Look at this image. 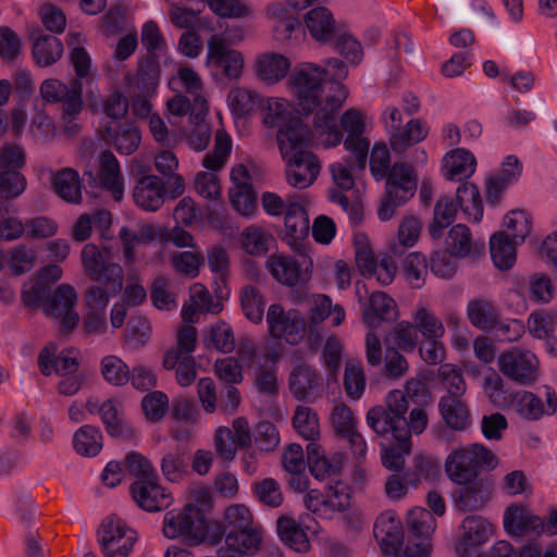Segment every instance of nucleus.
I'll return each instance as SVG.
<instances>
[{
    "mask_svg": "<svg viewBox=\"0 0 557 557\" xmlns=\"http://www.w3.org/2000/svg\"><path fill=\"white\" fill-rule=\"evenodd\" d=\"M295 103L304 114L314 112L313 126L325 147H335L343 140L337 127V110L347 98V90L337 82L324 79V71L314 63L296 65L289 76Z\"/></svg>",
    "mask_w": 557,
    "mask_h": 557,
    "instance_id": "obj_1",
    "label": "nucleus"
},
{
    "mask_svg": "<svg viewBox=\"0 0 557 557\" xmlns=\"http://www.w3.org/2000/svg\"><path fill=\"white\" fill-rule=\"evenodd\" d=\"M408 406L399 391H391L385 397V405L370 408L366 414L368 426L377 437L387 440L389 436L397 446L384 448L381 455L385 468L401 473L405 457L411 450L410 430L405 417Z\"/></svg>",
    "mask_w": 557,
    "mask_h": 557,
    "instance_id": "obj_2",
    "label": "nucleus"
},
{
    "mask_svg": "<svg viewBox=\"0 0 557 557\" xmlns=\"http://www.w3.org/2000/svg\"><path fill=\"white\" fill-rule=\"evenodd\" d=\"M370 171L376 181L386 180V195L382 199L377 215L388 221L397 207L411 199L417 189L413 170L406 163H395L391 168L389 151L384 144H374L370 154Z\"/></svg>",
    "mask_w": 557,
    "mask_h": 557,
    "instance_id": "obj_3",
    "label": "nucleus"
},
{
    "mask_svg": "<svg viewBox=\"0 0 557 557\" xmlns=\"http://www.w3.org/2000/svg\"><path fill=\"white\" fill-rule=\"evenodd\" d=\"M496 455L482 444H470L454 449L446 458L447 476L456 484H466L478 476L479 469H494Z\"/></svg>",
    "mask_w": 557,
    "mask_h": 557,
    "instance_id": "obj_4",
    "label": "nucleus"
},
{
    "mask_svg": "<svg viewBox=\"0 0 557 557\" xmlns=\"http://www.w3.org/2000/svg\"><path fill=\"white\" fill-rule=\"evenodd\" d=\"M162 531L170 540L180 539L188 545L197 546L207 539L208 523L202 509L189 503L164 515Z\"/></svg>",
    "mask_w": 557,
    "mask_h": 557,
    "instance_id": "obj_5",
    "label": "nucleus"
},
{
    "mask_svg": "<svg viewBox=\"0 0 557 557\" xmlns=\"http://www.w3.org/2000/svg\"><path fill=\"white\" fill-rule=\"evenodd\" d=\"M373 533L385 557H428L425 543H410L399 555L404 542L400 519L393 511L382 512L374 523Z\"/></svg>",
    "mask_w": 557,
    "mask_h": 557,
    "instance_id": "obj_6",
    "label": "nucleus"
},
{
    "mask_svg": "<svg viewBox=\"0 0 557 557\" xmlns=\"http://www.w3.org/2000/svg\"><path fill=\"white\" fill-rule=\"evenodd\" d=\"M361 171L357 164L356 159L351 154L350 158L345 159V162H336L330 166L335 187L330 190L329 198L333 203H337L348 214L351 223L357 224L363 218V209L361 202L355 198L349 200L346 193L350 191L355 186V180L351 171Z\"/></svg>",
    "mask_w": 557,
    "mask_h": 557,
    "instance_id": "obj_7",
    "label": "nucleus"
},
{
    "mask_svg": "<svg viewBox=\"0 0 557 557\" xmlns=\"http://www.w3.org/2000/svg\"><path fill=\"white\" fill-rule=\"evenodd\" d=\"M84 270L94 282H99L110 288L114 295L123 287V269L119 263L110 262L108 253L95 244H86L81 252Z\"/></svg>",
    "mask_w": 557,
    "mask_h": 557,
    "instance_id": "obj_8",
    "label": "nucleus"
},
{
    "mask_svg": "<svg viewBox=\"0 0 557 557\" xmlns=\"http://www.w3.org/2000/svg\"><path fill=\"white\" fill-rule=\"evenodd\" d=\"M98 541L106 557H128L137 533L121 518L111 515L99 525Z\"/></svg>",
    "mask_w": 557,
    "mask_h": 557,
    "instance_id": "obj_9",
    "label": "nucleus"
},
{
    "mask_svg": "<svg viewBox=\"0 0 557 557\" xmlns=\"http://www.w3.org/2000/svg\"><path fill=\"white\" fill-rule=\"evenodd\" d=\"M299 252L298 258L282 253L268 257L265 267L276 282L292 287L309 281L313 262L304 251Z\"/></svg>",
    "mask_w": 557,
    "mask_h": 557,
    "instance_id": "obj_10",
    "label": "nucleus"
},
{
    "mask_svg": "<svg viewBox=\"0 0 557 557\" xmlns=\"http://www.w3.org/2000/svg\"><path fill=\"white\" fill-rule=\"evenodd\" d=\"M497 363L507 379L521 385L535 382L540 374V361L535 354L518 347L503 351Z\"/></svg>",
    "mask_w": 557,
    "mask_h": 557,
    "instance_id": "obj_11",
    "label": "nucleus"
},
{
    "mask_svg": "<svg viewBox=\"0 0 557 557\" xmlns=\"http://www.w3.org/2000/svg\"><path fill=\"white\" fill-rule=\"evenodd\" d=\"M40 95L47 102L62 103V119L74 121L83 109V82L73 79L67 86L59 79H45L40 86Z\"/></svg>",
    "mask_w": 557,
    "mask_h": 557,
    "instance_id": "obj_12",
    "label": "nucleus"
},
{
    "mask_svg": "<svg viewBox=\"0 0 557 557\" xmlns=\"http://www.w3.org/2000/svg\"><path fill=\"white\" fill-rule=\"evenodd\" d=\"M350 503V487L343 482L330 485L324 493L319 490H310L305 496L306 508L324 519H332L336 512L347 510Z\"/></svg>",
    "mask_w": 557,
    "mask_h": 557,
    "instance_id": "obj_13",
    "label": "nucleus"
},
{
    "mask_svg": "<svg viewBox=\"0 0 557 557\" xmlns=\"http://www.w3.org/2000/svg\"><path fill=\"white\" fill-rule=\"evenodd\" d=\"M267 324L272 337L298 345L307 334V323L296 310L285 311L278 304H272L267 312Z\"/></svg>",
    "mask_w": 557,
    "mask_h": 557,
    "instance_id": "obj_14",
    "label": "nucleus"
},
{
    "mask_svg": "<svg viewBox=\"0 0 557 557\" xmlns=\"http://www.w3.org/2000/svg\"><path fill=\"white\" fill-rule=\"evenodd\" d=\"M341 125L346 132V138L343 140L345 150L355 157L357 166L364 170L370 148V140L364 137L367 116L350 108L342 115Z\"/></svg>",
    "mask_w": 557,
    "mask_h": 557,
    "instance_id": "obj_15",
    "label": "nucleus"
},
{
    "mask_svg": "<svg viewBox=\"0 0 557 557\" xmlns=\"http://www.w3.org/2000/svg\"><path fill=\"white\" fill-rule=\"evenodd\" d=\"M206 64L215 76L237 79L243 73L244 57L239 51L228 48L223 38L214 35L208 40Z\"/></svg>",
    "mask_w": 557,
    "mask_h": 557,
    "instance_id": "obj_16",
    "label": "nucleus"
},
{
    "mask_svg": "<svg viewBox=\"0 0 557 557\" xmlns=\"http://www.w3.org/2000/svg\"><path fill=\"white\" fill-rule=\"evenodd\" d=\"M77 292L70 284H60L47 299L45 312L47 315L61 320V329L70 332L78 323V313L75 310Z\"/></svg>",
    "mask_w": 557,
    "mask_h": 557,
    "instance_id": "obj_17",
    "label": "nucleus"
},
{
    "mask_svg": "<svg viewBox=\"0 0 557 557\" xmlns=\"http://www.w3.org/2000/svg\"><path fill=\"white\" fill-rule=\"evenodd\" d=\"M276 139L282 158L292 159L311 152L313 135L311 129L298 117L282 127L277 132Z\"/></svg>",
    "mask_w": 557,
    "mask_h": 557,
    "instance_id": "obj_18",
    "label": "nucleus"
},
{
    "mask_svg": "<svg viewBox=\"0 0 557 557\" xmlns=\"http://www.w3.org/2000/svg\"><path fill=\"white\" fill-rule=\"evenodd\" d=\"M503 523L506 532L513 536L543 535V518L522 504L508 506L504 512Z\"/></svg>",
    "mask_w": 557,
    "mask_h": 557,
    "instance_id": "obj_19",
    "label": "nucleus"
},
{
    "mask_svg": "<svg viewBox=\"0 0 557 557\" xmlns=\"http://www.w3.org/2000/svg\"><path fill=\"white\" fill-rule=\"evenodd\" d=\"M131 491L134 500L146 511H160L172 503L171 494L159 484L158 476L136 480Z\"/></svg>",
    "mask_w": 557,
    "mask_h": 557,
    "instance_id": "obj_20",
    "label": "nucleus"
},
{
    "mask_svg": "<svg viewBox=\"0 0 557 557\" xmlns=\"http://www.w3.org/2000/svg\"><path fill=\"white\" fill-rule=\"evenodd\" d=\"M285 240L295 251H304V240L308 237L310 225L305 207L298 201H289L285 218Z\"/></svg>",
    "mask_w": 557,
    "mask_h": 557,
    "instance_id": "obj_21",
    "label": "nucleus"
},
{
    "mask_svg": "<svg viewBox=\"0 0 557 557\" xmlns=\"http://www.w3.org/2000/svg\"><path fill=\"white\" fill-rule=\"evenodd\" d=\"M166 188L164 182L157 175H146L137 180L133 198L140 209L154 212L165 200Z\"/></svg>",
    "mask_w": 557,
    "mask_h": 557,
    "instance_id": "obj_22",
    "label": "nucleus"
},
{
    "mask_svg": "<svg viewBox=\"0 0 557 557\" xmlns=\"http://www.w3.org/2000/svg\"><path fill=\"white\" fill-rule=\"evenodd\" d=\"M458 490L455 505L463 512L476 511L484 508L493 495V485L484 479H474L469 483L461 484Z\"/></svg>",
    "mask_w": 557,
    "mask_h": 557,
    "instance_id": "obj_23",
    "label": "nucleus"
},
{
    "mask_svg": "<svg viewBox=\"0 0 557 557\" xmlns=\"http://www.w3.org/2000/svg\"><path fill=\"white\" fill-rule=\"evenodd\" d=\"M445 248L457 258H478L484 253L485 243L474 239L467 225L456 224L446 235Z\"/></svg>",
    "mask_w": 557,
    "mask_h": 557,
    "instance_id": "obj_24",
    "label": "nucleus"
},
{
    "mask_svg": "<svg viewBox=\"0 0 557 557\" xmlns=\"http://www.w3.org/2000/svg\"><path fill=\"white\" fill-rule=\"evenodd\" d=\"M104 132L107 140L120 154L131 156L140 146L141 134L139 128L132 122L111 121L106 124Z\"/></svg>",
    "mask_w": 557,
    "mask_h": 557,
    "instance_id": "obj_25",
    "label": "nucleus"
},
{
    "mask_svg": "<svg viewBox=\"0 0 557 557\" xmlns=\"http://www.w3.org/2000/svg\"><path fill=\"white\" fill-rule=\"evenodd\" d=\"M462 534L457 552L466 557L484 544L493 533L492 524L480 516H468L461 523Z\"/></svg>",
    "mask_w": 557,
    "mask_h": 557,
    "instance_id": "obj_26",
    "label": "nucleus"
},
{
    "mask_svg": "<svg viewBox=\"0 0 557 557\" xmlns=\"http://www.w3.org/2000/svg\"><path fill=\"white\" fill-rule=\"evenodd\" d=\"M54 347H45L38 357L40 372L48 376L55 371L60 375L71 374L78 369V352L75 349L62 350L54 356Z\"/></svg>",
    "mask_w": 557,
    "mask_h": 557,
    "instance_id": "obj_27",
    "label": "nucleus"
},
{
    "mask_svg": "<svg viewBox=\"0 0 557 557\" xmlns=\"http://www.w3.org/2000/svg\"><path fill=\"white\" fill-rule=\"evenodd\" d=\"M476 169V159L472 152L465 148L448 151L443 158V175L449 181L469 178Z\"/></svg>",
    "mask_w": 557,
    "mask_h": 557,
    "instance_id": "obj_28",
    "label": "nucleus"
},
{
    "mask_svg": "<svg viewBox=\"0 0 557 557\" xmlns=\"http://www.w3.org/2000/svg\"><path fill=\"white\" fill-rule=\"evenodd\" d=\"M99 180L102 188L120 201L124 194V181L119 160L112 151L104 150L99 156Z\"/></svg>",
    "mask_w": 557,
    "mask_h": 557,
    "instance_id": "obj_29",
    "label": "nucleus"
},
{
    "mask_svg": "<svg viewBox=\"0 0 557 557\" xmlns=\"http://www.w3.org/2000/svg\"><path fill=\"white\" fill-rule=\"evenodd\" d=\"M321 384V375L307 364L297 366L289 375L290 392L299 400L314 396L320 391Z\"/></svg>",
    "mask_w": 557,
    "mask_h": 557,
    "instance_id": "obj_30",
    "label": "nucleus"
},
{
    "mask_svg": "<svg viewBox=\"0 0 557 557\" xmlns=\"http://www.w3.org/2000/svg\"><path fill=\"white\" fill-rule=\"evenodd\" d=\"M87 410L92 414H99L112 436L123 433L122 404L117 399L110 398L99 404L98 399L90 398L86 403Z\"/></svg>",
    "mask_w": 557,
    "mask_h": 557,
    "instance_id": "obj_31",
    "label": "nucleus"
},
{
    "mask_svg": "<svg viewBox=\"0 0 557 557\" xmlns=\"http://www.w3.org/2000/svg\"><path fill=\"white\" fill-rule=\"evenodd\" d=\"M396 304L393 298L383 292L372 293L367 301L363 302L362 315L363 322L369 329H374L382 321L393 318Z\"/></svg>",
    "mask_w": 557,
    "mask_h": 557,
    "instance_id": "obj_32",
    "label": "nucleus"
},
{
    "mask_svg": "<svg viewBox=\"0 0 557 557\" xmlns=\"http://www.w3.org/2000/svg\"><path fill=\"white\" fill-rule=\"evenodd\" d=\"M438 410L446 424L456 431H463L471 424L467 404L456 396H442Z\"/></svg>",
    "mask_w": 557,
    "mask_h": 557,
    "instance_id": "obj_33",
    "label": "nucleus"
},
{
    "mask_svg": "<svg viewBox=\"0 0 557 557\" xmlns=\"http://www.w3.org/2000/svg\"><path fill=\"white\" fill-rule=\"evenodd\" d=\"M277 534L281 541L297 553H307L310 547V540L302 525L294 518L282 516L276 521Z\"/></svg>",
    "mask_w": 557,
    "mask_h": 557,
    "instance_id": "obj_34",
    "label": "nucleus"
},
{
    "mask_svg": "<svg viewBox=\"0 0 557 557\" xmlns=\"http://www.w3.org/2000/svg\"><path fill=\"white\" fill-rule=\"evenodd\" d=\"M305 23L310 35L320 42H327L335 37V21L327 8L317 7L311 9L305 15Z\"/></svg>",
    "mask_w": 557,
    "mask_h": 557,
    "instance_id": "obj_35",
    "label": "nucleus"
},
{
    "mask_svg": "<svg viewBox=\"0 0 557 557\" xmlns=\"http://www.w3.org/2000/svg\"><path fill=\"white\" fill-rule=\"evenodd\" d=\"M51 180L53 189L61 199L70 203L82 201V183L77 171L64 168L52 172Z\"/></svg>",
    "mask_w": 557,
    "mask_h": 557,
    "instance_id": "obj_36",
    "label": "nucleus"
},
{
    "mask_svg": "<svg viewBox=\"0 0 557 557\" xmlns=\"http://www.w3.org/2000/svg\"><path fill=\"white\" fill-rule=\"evenodd\" d=\"M260 110L264 126L270 128L276 127L278 131L290 124L292 120L298 119L290 111L289 103L282 98L263 99Z\"/></svg>",
    "mask_w": 557,
    "mask_h": 557,
    "instance_id": "obj_37",
    "label": "nucleus"
},
{
    "mask_svg": "<svg viewBox=\"0 0 557 557\" xmlns=\"http://www.w3.org/2000/svg\"><path fill=\"white\" fill-rule=\"evenodd\" d=\"M168 110L175 116H184L189 113L190 122H203L209 107L203 95H197L191 100L185 95H176L168 102Z\"/></svg>",
    "mask_w": 557,
    "mask_h": 557,
    "instance_id": "obj_38",
    "label": "nucleus"
},
{
    "mask_svg": "<svg viewBox=\"0 0 557 557\" xmlns=\"http://www.w3.org/2000/svg\"><path fill=\"white\" fill-rule=\"evenodd\" d=\"M407 525L410 533L419 541L418 543H425L428 557H430L431 544L429 539L436 528L433 513L422 507H416L408 512Z\"/></svg>",
    "mask_w": 557,
    "mask_h": 557,
    "instance_id": "obj_39",
    "label": "nucleus"
},
{
    "mask_svg": "<svg viewBox=\"0 0 557 557\" xmlns=\"http://www.w3.org/2000/svg\"><path fill=\"white\" fill-rule=\"evenodd\" d=\"M428 128L419 120H410L404 127L400 126L391 133L389 144L394 151L403 152L410 146L424 140Z\"/></svg>",
    "mask_w": 557,
    "mask_h": 557,
    "instance_id": "obj_40",
    "label": "nucleus"
},
{
    "mask_svg": "<svg viewBox=\"0 0 557 557\" xmlns=\"http://www.w3.org/2000/svg\"><path fill=\"white\" fill-rule=\"evenodd\" d=\"M261 541L260 525L247 530H228L225 535V546L249 556L259 552Z\"/></svg>",
    "mask_w": 557,
    "mask_h": 557,
    "instance_id": "obj_41",
    "label": "nucleus"
},
{
    "mask_svg": "<svg viewBox=\"0 0 557 557\" xmlns=\"http://www.w3.org/2000/svg\"><path fill=\"white\" fill-rule=\"evenodd\" d=\"M518 245L504 233L494 234L490 239V250L495 267L503 271L511 269L517 260Z\"/></svg>",
    "mask_w": 557,
    "mask_h": 557,
    "instance_id": "obj_42",
    "label": "nucleus"
},
{
    "mask_svg": "<svg viewBox=\"0 0 557 557\" xmlns=\"http://www.w3.org/2000/svg\"><path fill=\"white\" fill-rule=\"evenodd\" d=\"M458 206L466 219L471 222H480L483 218V205L479 188L469 182L462 183L456 191Z\"/></svg>",
    "mask_w": 557,
    "mask_h": 557,
    "instance_id": "obj_43",
    "label": "nucleus"
},
{
    "mask_svg": "<svg viewBox=\"0 0 557 557\" xmlns=\"http://www.w3.org/2000/svg\"><path fill=\"white\" fill-rule=\"evenodd\" d=\"M289 67L288 59L280 53H264L257 61L258 76L269 84L283 79Z\"/></svg>",
    "mask_w": 557,
    "mask_h": 557,
    "instance_id": "obj_44",
    "label": "nucleus"
},
{
    "mask_svg": "<svg viewBox=\"0 0 557 557\" xmlns=\"http://www.w3.org/2000/svg\"><path fill=\"white\" fill-rule=\"evenodd\" d=\"M309 318L312 323H320L326 318H331L334 326L341 325L345 320V310L339 305L332 304L329 296L317 294L310 300Z\"/></svg>",
    "mask_w": 557,
    "mask_h": 557,
    "instance_id": "obj_45",
    "label": "nucleus"
},
{
    "mask_svg": "<svg viewBox=\"0 0 557 557\" xmlns=\"http://www.w3.org/2000/svg\"><path fill=\"white\" fill-rule=\"evenodd\" d=\"M467 317L470 323L483 331H491L497 320V309L487 299H472L467 305Z\"/></svg>",
    "mask_w": 557,
    "mask_h": 557,
    "instance_id": "obj_46",
    "label": "nucleus"
},
{
    "mask_svg": "<svg viewBox=\"0 0 557 557\" xmlns=\"http://www.w3.org/2000/svg\"><path fill=\"white\" fill-rule=\"evenodd\" d=\"M163 366L168 370L175 369L176 381L181 386H189L196 379V362L191 355L182 356L180 351H166Z\"/></svg>",
    "mask_w": 557,
    "mask_h": 557,
    "instance_id": "obj_47",
    "label": "nucleus"
},
{
    "mask_svg": "<svg viewBox=\"0 0 557 557\" xmlns=\"http://www.w3.org/2000/svg\"><path fill=\"white\" fill-rule=\"evenodd\" d=\"M75 451L84 457H95L102 449V434L96 426H81L73 436Z\"/></svg>",
    "mask_w": 557,
    "mask_h": 557,
    "instance_id": "obj_48",
    "label": "nucleus"
},
{
    "mask_svg": "<svg viewBox=\"0 0 557 557\" xmlns=\"http://www.w3.org/2000/svg\"><path fill=\"white\" fill-rule=\"evenodd\" d=\"M63 53L61 40L52 35H42L33 44V57L40 66H50L59 61Z\"/></svg>",
    "mask_w": 557,
    "mask_h": 557,
    "instance_id": "obj_49",
    "label": "nucleus"
},
{
    "mask_svg": "<svg viewBox=\"0 0 557 557\" xmlns=\"http://www.w3.org/2000/svg\"><path fill=\"white\" fill-rule=\"evenodd\" d=\"M160 55L146 54L138 62L137 87L144 94H153L160 79Z\"/></svg>",
    "mask_w": 557,
    "mask_h": 557,
    "instance_id": "obj_50",
    "label": "nucleus"
},
{
    "mask_svg": "<svg viewBox=\"0 0 557 557\" xmlns=\"http://www.w3.org/2000/svg\"><path fill=\"white\" fill-rule=\"evenodd\" d=\"M411 487L417 488L422 480L434 481L441 475V462L437 458L419 455L414 459L412 469H408Z\"/></svg>",
    "mask_w": 557,
    "mask_h": 557,
    "instance_id": "obj_51",
    "label": "nucleus"
},
{
    "mask_svg": "<svg viewBox=\"0 0 557 557\" xmlns=\"http://www.w3.org/2000/svg\"><path fill=\"white\" fill-rule=\"evenodd\" d=\"M172 4L170 11L171 22L180 28H189L194 25L197 15L203 10L199 0H169Z\"/></svg>",
    "mask_w": 557,
    "mask_h": 557,
    "instance_id": "obj_52",
    "label": "nucleus"
},
{
    "mask_svg": "<svg viewBox=\"0 0 557 557\" xmlns=\"http://www.w3.org/2000/svg\"><path fill=\"white\" fill-rule=\"evenodd\" d=\"M457 213V205L453 198L441 197L434 208V219L429 227V232L433 238H440L443 230L448 227Z\"/></svg>",
    "mask_w": 557,
    "mask_h": 557,
    "instance_id": "obj_53",
    "label": "nucleus"
},
{
    "mask_svg": "<svg viewBox=\"0 0 557 557\" xmlns=\"http://www.w3.org/2000/svg\"><path fill=\"white\" fill-rule=\"evenodd\" d=\"M293 426L307 441H313L319 437L320 424L318 416L307 406H297L293 417Z\"/></svg>",
    "mask_w": 557,
    "mask_h": 557,
    "instance_id": "obj_54",
    "label": "nucleus"
},
{
    "mask_svg": "<svg viewBox=\"0 0 557 557\" xmlns=\"http://www.w3.org/2000/svg\"><path fill=\"white\" fill-rule=\"evenodd\" d=\"M228 100L233 113L243 116L260 109L263 99L253 90L235 88L231 90Z\"/></svg>",
    "mask_w": 557,
    "mask_h": 557,
    "instance_id": "obj_55",
    "label": "nucleus"
},
{
    "mask_svg": "<svg viewBox=\"0 0 557 557\" xmlns=\"http://www.w3.org/2000/svg\"><path fill=\"white\" fill-rule=\"evenodd\" d=\"M163 476L171 483H181L188 474V466L184 453L169 451L160 460Z\"/></svg>",
    "mask_w": 557,
    "mask_h": 557,
    "instance_id": "obj_56",
    "label": "nucleus"
},
{
    "mask_svg": "<svg viewBox=\"0 0 557 557\" xmlns=\"http://www.w3.org/2000/svg\"><path fill=\"white\" fill-rule=\"evenodd\" d=\"M100 371L103 379L113 386H123L129 381V368L117 356L103 357L100 361Z\"/></svg>",
    "mask_w": 557,
    "mask_h": 557,
    "instance_id": "obj_57",
    "label": "nucleus"
},
{
    "mask_svg": "<svg viewBox=\"0 0 557 557\" xmlns=\"http://www.w3.org/2000/svg\"><path fill=\"white\" fill-rule=\"evenodd\" d=\"M202 9H209L220 17L244 18L251 14L250 7L243 0H199Z\"/></svg>",
    "mask_w": 557,
    "mask_h": 557,
    "instance_id": "obj_58",
    "label": "nucleus"
},
{
    "mask_svg": "<svg viewBox=\"0 0 557 557\" xmlns=\"http://www.w3.org/2000/svg\"><path fill=\"white\" fill-rule=\"evenodd\" d=\"M403 273L413 288H421L425 283L428 263L423 255L410 252L403 261Z\"/></svg>",
    "mask_w": 557,
    "mask_h": 557,
    "instance_id": "obj_59",
    "label": "nucleus"
},
{
    "mask_svg": "<svg viewBox=\"0 0 557 557\" xmlns=\"http://www.w3.org/2000/svg\"><path fill=\"white\" fill-rule=\"evenodd\" d=\"M505 231L507 237L515 240L516 244H522L531 232L530 219L523 210L510 211L504 220Z\"/></svg>",
    "mask_w": 557,
    "mask_h": 557,
    "instance_id": "obj_60",
    "label": "nucleus"
},
{
    "mask_svg": "<svg viewBox=\"0 0 557 557\" xmlns=\"http://www.w3.org/2000/svg\"><path fill=\"white\" fill-rule=\"evenodd\" d=\"M557 326V314L552 311H534L529 315L528 329L530 334L539 339L549 338Z\"/></svg>",
    "mask_w": 557,
    "mask_h": 557,
    "instance_id": "obj_61",
    "label": "nucleus"
},
{
    "mask_svg": "<svg viewBox=\"0 0 557 557\" xmlns=\"http://www.w3.org/2000/svg\"><path fill=\"white\" fill-rule=\"evenodd\" d=\"M516 411L524 419L534 421L546 413V407L542 400L533 393L523 391L512 397Z\"/></svg>",
    "mask_w": 557,
    "mask_h": 557,
    "instance_id": "obj_62",
    "label": "nucleus"
},
{
    "mask_svg": "<svg viewBox=\"0 0 557 557\" xmlns=\"http://www.w3.org/2000/svg\"><path fill=\"white\" fill-rule=\"evenodd\" d=\"M206 344L220 352L228 354L235 348V337L232 327L225 322L213 324L207 336Z\"/></svg>",
    "mask_w": 557,
    "mask_h": 557,
    "instance_id": "obj_63",
    "label": "nucleus"
},
{
    "mask_svg": "<svg viewBox=\"0 0 557 557\" xmlns=\"http://www.w3.org/2000/svg\"><path fill=\"white\" fill-rule=\"evenodd\" d=\"M252 493L259 503L270 508L280 507L284 500L281 485L272 478L253 483Z\"/></svg>",
    "mask_w": 557,
    "mask_h": 557,
    "instance_id": "obj_64",
    "label": "nucleus"
}]
</instances>
